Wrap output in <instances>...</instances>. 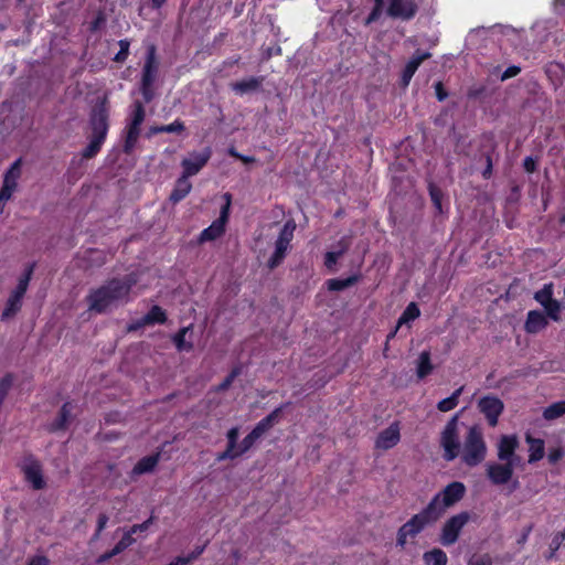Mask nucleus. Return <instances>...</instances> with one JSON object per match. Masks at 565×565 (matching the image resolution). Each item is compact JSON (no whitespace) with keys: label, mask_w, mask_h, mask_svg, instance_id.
Masks as SVG:
<instances>
[{"label":"nucleus","mask_w":565,"mask_h":565,"mask_svg":"<svg viewBox=\"0 0 565 565\" xmlns=\"http://www.w3.org/2000/svg\"><path fill=\"white\" fill-rule=\"evenodd\" d=\"M22 298V296L13 292L11 294L2 312V319H8L14 316L21 309Z\"/></svg>","instance_id":"nucleus-29"},{"label":"nucleus","mask_w":565,"mask_h":565,"mask_svg":"<svg viewBox=\"0 0 565 565\" xmlns=\"http://www.w3.org/2000/svg\"><path fill=\"white\" fill-rule=\"evenodd\" d=\"M10 386L11 379L9 376H6L0 381V407H2L3 401L8 394Z\"/></svg>","instance_id":"nucleus-47"},{"label":"nucleus","mask_w":565,"mask_h":565,"mask_svg":"<svg viewBox=\"0 0 565 565\" xmlns=\"http://www.w3.org/2000/svg\"><path fill=\"white\" fill-rule=\"evenodd\" d=\"M543 308L545 309V312L550 319H552L553 321L561 320L562 305L558 300L552 299Z\"/></svg>","instance_id":"nucleus-41"},{"label":"nucleus","mask_w":565,"mask_h":565,"mask_svg":"<svg viewBox=\"0 0 565 565\" xmlns=\"http://www.w3.org/2000/svg\"><path fill=\"white\" fill-rule=\"evenodd\" d=\"M137 282L134 275L124 278H114L99 288L92 290L87 296L88 309L103 313L127 301L131 287Z\"/></svg>","instance_id":"nucleus-1"},{"label":"nucleus","mask_w":565,"mask_h":565,"mask_svg":"<svg viewBox=\"0 0 565 565\" xmlns=\"http://www.w3.org/2000/svg\"><path fill=\"white\" fill-rule=\"evenodd\" d=\"M350 245H351V239L349 237H342L337 243L333 250H342V255H343L349 249Z\"/></svg>","instance_id":"nucleus-53"},{"label":"nucleus","mask_w":565,"mask_h":565,"mask_svg":"<svg viewBox=\"0 0 565 565\" xmlns=\"http://www.w3.org/2000/svg\"><path fill=\"white\" fill-rule=\"evenodd\" d=\"M564 541H565V529L563 531L556 533L553 536L552 542L550 544V553L546 556V558L551 559V558L555 557L556 552L558 551V548L561 547V545L563 544Z\"/></svg>","instance_id":"nucleus-42"},{"label":"nucleus","mask_w":565,"mask_h":565,"mask_svg":"<svg viewBox=\"0 0 565 565\" xmlns=\"http://www.w3.org/2000/svg\"><path fill=\"white\" fill-rule=\"evenodd\" d=\"M458 416H454L445 426L441 437L440 446L444 449V458L451 461L458 457L460 452V441L458 435Z\"/></svg>","instance_id":"nucleus-6"},{"label":"nucleus","mask_w":565,"mask_h":565,"mask_svg":"<svg viewBox=\"0 0 565 565\" xmlns=\"http://www.w3.org/2000/svg\"><path fill=\"white\" fill-rule=\"evenodd\" d=\"M158 72V63L156 60V49L150 46L147 52L146 63L142 70L141 85L152 86Z\"/></svg>","instance_id":"nucleus-18"},{"label":"nucleus","mask_w":565,"mask_h":565,"mask_svg":"<svg viewBox=\"0 0 565 565\" xmlns=\"http://www.w3.org/2000/svg\"><path fill=\"white\" fill-rule=\"evenodd\" d=\"M22 158H18L10 166V168L3 174V182L1 189L13 194L18 186V180L21 178L22 174Z\"/></svg>","instance_id":"nucleus-17"},{"label":"nucleus","mask_w":565,"mask_h":565,"mask_svg":"<svg viewBox=\"0 0 565 565\" xmlns=\"http://www.w3.org/2000/svg\"><path fill=\"white\" fill-rule=\"evenodd\" d=\"M430 195H431V200L433 202L435 203L436 207L437 209H440V198H439V192L435 189H431L430 190Z\"/></svg>","instance_id":"nucleus-63"},{"label":"nucleus","mask_w":565,"mask_h":565,"mask_svg":"<svg viewBox=\"0 0 565 565\" xmlns=\"http://www.w3.org/2000/svg\"><path fill=\"white\" fill-rule=\"evenodd\" d=\"M191 189L192 184L189 181V177L182 173L181 177L175 181L174 189L172 190L169 198L170 201L174 204L180 202L190 193Z\"/></svg>","instance_id":"nucleus-23"},{"label":"nucleus","mask_w":565,"mask_h":565,"mask_svg":"<svg viewBox=\"0 0 565 565\" xmlns=\"http://www.w3.org/2000/svg\"><path fill=\"white\" fill-rule=\"evenodd\" d=\"M399 428L396 424H392L380 433L375 446L376 448L387 450L393 448L399 441Z\"/></svg>","instance_id":"nucleus-19"},{"label":"nucleus","mask_w":565,"mask_h":565,"mask_svg":"<svg viewBox=\"0 0 565 565\" xmlns=\"http://www.w3.org/2000/svg\"><path fill=\"white\" fill-rule=\"evenodd\" d=\"M487 455V445L483 440L482 431L479 427L472 426L463 441L462 461L470 467L481 463Z\"/></svg>","instance_id":"nucleus-3"},{"label":"nucleus","mask_w":565,"mask_h":565,"mask_svg":"<svg viewBox=\"0 0 565 565\" xmlns=\"http://www.w3.org/2000/svg\"><path fill=\"white\" fill-rule=\"evenodd\" d=\"M436 521L426 508L423 509L399 527L396 539L397 546L405 548L409 540H414L427 525Z\"/></svg>","instance_id":"nucleus-4"},{"label":"nucleus","mask_w":565,"mask_h":565,"mask_svg":"<svg viewBox=\"0 0 565 565\" xmlns=\"http://www.w3.org/2000/svg\"><path fill=\"white\" fill-rule=\"evenodd\" d=\"M71 413H72V405H71V403H65L62 406V408H61L56 419L50 424L49 429L51 431H56V430L65 429L67 427L68 423H70Z\"/></svg>","instance_id":"nucleus-26"},{"label":"nucleus","mask_w":565,"mask_h":565,"mask_svg":"<svg viewBox=\"0 0 565 565\" xmlns=\"http://www.w3.org/2000/svg\"><path fill=\"white\" fill-rule=\"evenodd\" d=\"M433 371V364L430 362V354L428 351H423L418 358L417 363V376L424 379Z\"/></svg>","instance_id":"nucleus-30"},{"label":"nucleus","mask_w":565,"mask_h":565,"mask_svg":"<svg viewBox=\"0 0 565 565\" xmlns=\"http://www.w3.org/2000/svg\"><path fill=\"white\" fill-rule=\"evenodd\" d=\"M547 323V319L543 312L539 310H531L527 312L524 329L527 333H537L545 329Z\"/></svg>","instance_id":"nucleus-20"},{"label":"nucleus","mask_w":565,"mask_h":565,"mask_svg":"<svg viewBox=\"0 0 565 565\" xmlns=\"http://www.w3.org/2000/svg\"><path fill=\"white\" fill-rule=\"evenodd\" d=\"M152 523V518H149L147 521H145L143 523L141 524H135L131 526V529L128 531L129 533L135 534L139 531H146L149 525Z\"/></svg>","instance_id":"nucleus-54"},{"label":"nucleus","mask_w":565,"mask_h":565,"mask_svg":"<svg viewBox=\"0 0 565 565\" xmlns=\"http://www.w3.org/2000/svg\"><path fill=\"white\" fill-rule=\"evenodd\" d=\"M462 391H463V386L457 388L449 397L441 399L438 403L437 408L440 412H449V411L454 409L458 405V399H459V396L461 395Z\"/></svg>","instance_id":"nucleus-32"},{"label":"nucleus","mask_w":565,"mask_h":565,"mask_svg":"<svg viewBox=\"0 0 565 565\" xmlns=\"http://www.w3.org/2000/svg\"><path fill=\"white\" fill-rule=\"evenodd\" d=\"M468 565H492V558L488 554H476L469 559Z\"/></svg>","instance_id":"nucleus-44"},{"label":"nucleus","mask_w":565,"mask_h":565,"mask_svg":"<svg viewBox=\"0 0 565 565\" xmlns=\"http://www.w3.org/2000/svg\"><path fill=\"white\" fill-rule=\"evenodd\" d=\"M107 522H108V516L105 513H102L98 515L97 530L95 533V537L99 536L100 532L106 527Z\"/></svg>","instance_id":"nucleus-52"},{"label":"nucleus","mask_w":565,"mask_h":565,"mask_svg":"<svg viewBox=\"0 0 565 565\" xmlns=\"http://www.w3.org/2000/svg\"><path fill=\"white\" fill-rule=\"evenodd\" d=\"M358 278L355 276L348 277L345 279H330L328 280V287L330 290L340 291L348 287L353 286Z\"/></svg>","instance_id":"nucleus-39"},{"label":"nucleus","mask_w":565,"mask_h":565,"mask_svg":"<svg viewBox=\"0 0 565 565\" xmlns=\"http://www.w3.org/2000/svg\"><path fill=\"white\" fill-rule=\"evenodd\" d=\"M116 555H118V553H115V552H114V548H113V550H110L109 552L104 553L103 555H100V556L98 557V561H97V562H98V563H105V562L109 561L111 557H114V556H116Z\"/></svg>","instance_id":"nucleus-61"},{"label":"nucleus","mask_w":565,"mask_h":565,"mask_svg":"<svg viewBox=\"0 0 565 565\" xmlns=\"http://www.w3.org/2000/svg\"><path fill=\"white\" fill-rule=\"evenodd\" d=\"M146 117L145 107L141 102L136 100L132 105L131 118L127 126V136L124 145V151L130 153L140 135V126Z\"/></svg>","instance_id":"nucleus-7"},{"label":"nucleus","mask_w":565,"mask_h":565,"mask_svg":"<svg viewBox=\"0 0 565 565\" xmlns=\"http://www.w3.org/2000/svg\"><path fill=\"white\" fill-rule=\"evenodd\" d=\"M158 463V456H148L140 459L132 469V475L139 476L150 472Z\"/></svg>","instance_id":"nucleus-28"},{"label":"nucleus","mask_w":565,"mask_h":565,"mask_svg":"<svg viewBox=\"0 0 565 565\" xmlns=\"http://www.w3.org/2000/svg\"><path fill=\"white\" fill-rule=\"evenodd\" d=\"M233 87L235 90H238L239 93L244 94L245 92H247V82L242 81L239 83L234 84Z\"/></svg>","instance_id":"nucleus-64"},{"label":"nucleus","mask_w":565,"mask_h":565,"mask_svg":"<svg viewBox=\"0 0 565 565\" xmlns=\"http://www.w3.org/2000/svg\"><path fill=\"white\" fill-rule=\"evenodd\" d=\"M429 56V53L416 52V54L409 60V62L406 64L403 71L402 82L404 86H407L409 84L413 75L415 74L419 65Z\"/></svg>","instance_id":"nucleus-22"},{"label":"nucleus","mask_w":565,"mask_h":565,"mask_svg":"<svg viewBox=\"0 0 565 565\" xmlns=\"http://www.w3.org/2000/svg\"><path fill=\"white\" fill-rule=\"evenodd\" d=\"M534 299L544 307L546 303H548L553 298V285L546 284L543 286L542 289L537 290L534 294Z\"/></svg>","instance_id":"nucleus-38"},{"label":"nucleus","mask_w":565,"mask_h":565,"mask_svg":"<svg viewBox=\"0 0 565 565\" xmlns=\"http://www.w3.org/2000/svg\"><path fill=\"white\" fill-rule=\"evenodd\" d=\"M523 167L526 172H534L536 169V161L532 157H526L523 161Z\"/></svg>","instance_id":"nucleus-56"},{"label":"nucleus","mask_w":565,"mask_h":565,"mask_svg":"<svg viewBox=\"0 0 565 565\" xmlns=\"http://www.w3.org/2000/svg\"><path fill=\"white\" fill-rule=\"evenodd\" d=\"M184 128H185L184 124L181 120H174L170 125H162V126L150 127L148 132H147V137L151 138L152 136H154L157 134H161V132H168V134L175 132V134H180V132H182L184 130Z\"/></svg>","instance_id":"nucleus-27"},{"label":"nucleus","mask_w":565,"mask_h":565,"mask_svg":"<svg viewBox=\"0 0 565 565\" xmlns=\"http://www.w3.org/2000/svg\"><path fill=\"white\" fill-rule=\"evenodd\" d=\"M342 256V250H331L326 254L324 265L327 268L332 269L337 264L338 258Z\"/></svg>","instance_id":"nucleus-46"},{"label":"nucleus","mask_w":565,"mask_h":565,"mask_svg":"<svg viewBox=\"0 0 565 565\" xmlns=\"http://www.w3.org/2000/svg\"><path fill=\"white\" fill-rule=\"evenodd\" d=\"M239 369H234L226 377L225 380L218 385V391H225L227 390L231 384L233 383L234 379L239 374Z\"/></svg>","instance_id":"nucleus-48"},{"label":"nucleus","mask_w":565,"mask_h":565,"mask_svg":"<svg viewBox=\"0 0 565 565\" xmlns=\"http://www.w3.org/2000/svg\"><path fill=\"white\" fill-rule=\"evenodd\" d=\"M466 493V487L462 482L454 481L443 491L437 493L428 503L426 509L438 521L448 508L459 502Z\"/></svg>","instance_id":"nucleus-2"},{"label":"nucleus","mask_w":565,"mask_h":565,"mask_svg":"<svg viewBox=\"0 0 565 565\" xmlns=\"http://www.w3.org/2000/svg\"><path fill=\"white\" fill-rule=\"evenodd\" d=\"M25 480L34 490H42L46 483L42 473L41 463L32 456L26 457L21 466Z\"/></svg>","instance_id":"nucleus-12"},{"label":"nucleus","mask_w":565,"mask_h":565,"mask_svg":"<svg viewBox=\"0 0 565 565\" xmlns=\"http://www.w3.org/2000/svg\"><path fill=\"white\" fill-rule=\"evenodd\" d=\"M424 559L428 565H446L447 555L444 551L435 548L430 552L425 553Z\"/></svg>","instance_id":"nucleus-36"},{"label":"nucleus","mask_w":565,"mask_h":565,"mask_svg":"<svg viewBox=\"0 0 565 565\" xmlns=\"http://www.w3.org/2000/svg\"><path fill=\"white\" fill-rule=\"evenodd\" d=\"M520 441L515 435H502L497 444V456L500 461L520 466L521 457L516 455Z\"/></svg>","instance_id":"nucleus-10"},{"label":"nucleus","mask_w":565,"mask_h":565,"mask_svg":"<svg viewBox=\"0 0 565 565\" xmlns=\"http://www.w3.org/2000/svg\"><path fill=\"white\" fill-rule=\"evenodd\" d=\"M12 196V193L1 189L0 190V214L3 212L4 210V205L7 203V201H9Z\"/></svg>","instance_id":"nucleus-57"},{"label":"nucleus","mask_w":565,"mask_h":565,"mask_svg":"<svg viewBox=\"0 0 565 565\" xmlns=\"http://www.w3.org/2000/svg\"><path fill=\"white\" fill-rule=\"evenodd\" d=\"M116 555H118V553H115V552H114V548H113V550H110L109 552L104 553L103 555H100V556L98 557V561H97V562H98V563H105V562L109 561L111 557H114V556H116Z\"/></svg>","instance_id":"nucleus-62"},{"label":"nucleus","mask_w":565,"mask_h":565,"mask_svg":"<svg viewBox=\"0 0 565 565\" xmlns=\"http://www.w3.org/2000/svg\"><path fill=\"white\" fill-rule=\"evenodd\" d=\"M135 542L131 533L127 532L124 534L121 540L114 546V552L120 554L127 547H129Z\"/></svg>","instance_id":"nucleus-43"},{"label":"nucleus","mask_w":565,"mask_h":565,"mask_svg":"<svg viewBox=\"0 0 565 565\" xmlns=\"http://www.w3.org/2000/svg\"><path fill=\"white\" fill-rule=\"evenodd\" d=\"M296 224L292 220L287 221L279 232V235L274 244V250L270 257L266 260L265 266L269 270L278 267L285 259L288 250L290 249V243L294 238V232Z\"/></svg>","instance_id":"nucleus-5"},{"label":"nucleus","mask_w":565,"mask_h":565,"mask_svg":"<svg viewBox=\"0 0 565 565\" xmlns=\"http://www.w3.org/2000/svg\"><path fill=\"white\" fill-rule=\"evenodd\" d=\"M166 312L159 306H153L149 312L143 317L145 324L163 323L166 321Z\"/></svg>","instance_id":"nucleus-33"},{"label":"nucleus","mask_w":565,"mask_h":565,"mask_svg":"<svg viewBox=\"0 0 565 565\" xmlns=\"http://www.w3.org/2000/svg\"><path fill=\"white\" fill-rule=\"evenodd\" d=\"M418 10L414 0H390L386 13L393 19L408 21L413 19Z\"/></svg>","instance_id":"nucleus-14"},{"label":"nucleus","mask_w":565,"mask_h":565,"mask_svg":"<svg viewBox=\"0 0 565 565\" xmlns=\"http://www.w3.org/2000/svg\"><path fill=\"white\" fill-rule=\"evenodd\" d=\"M34 267H35V264H30L28 266L23 276L19 279L18 286L13 290V294H17L22 297L24 296V294L28 289L29 282L31 280Z\"/></svg>","instance_id":"nucleus-35"},{"label":"nucleus","mask_w":565,"mask_h":565,"mask_svg":"<svg viewBox=\"0 0 565 565\" xmlns=\"http://www.w3.org/2000/svg\"><path fill=\"white\" fill-rule=\"evenodd\" d=\"M470 515L468 512H460L448 519L441 527L440 543L444 546L455 544L461 530L468 523Z\"/></svg>","instance_id":"nucleus-9"},{"label":"nucleus","mask_w":565,"mask_h":565,"mask_svg":"<svg viewBox=\"0 0 565 565\" xmlns=\"http://www.w3.org/2000/svg\"><path fill=\"white\" fill-rule=\"evenodd\" d=\"M223 199L225 203L221 207L220 216L207 228L202 231L199 238L201 243L212 242L222 236L225 232V224L228 220L232 196L230 193H224Z\"/></svg>","instance_id":"nucleus-8"},{"label":"nucleus","mask_w":565,"mask_h":565,"mask_svg":"<svg viewBox=\"0 0 565 565\" xmlns=\"http://www.w3.org/2000/svg\"><path fill=\"white\" fill-rule=\"evenodd\" d=\"M420 315V310L415 302H411L401 315L397 321V328L403 326L404 323H408L409 321L415 320Z\"/></svg>","instance_id":"nucleus-34"},{"label":"nucleus","mask_w":565,"mask_h":565,"mask_svg":"<svg viewBox=\"0 0 565 565\" xmlns=\"http://www.w3.org/2000/svg\"><path fill=\"white\" fill-rule=\"evenodd\" d=\"M516 467V465L511 462H488L487 477L495 486L505 484L511 480Z\"/></svg>","instance_id":"nucleus-13"},{"label":"nucleus","mask_w":565,"mask_h":565,"mask_svg":"<svg viewBox=\"0 0 565 565\" xmlns=\"http://www.w3.org/2000/svg\"><path fill=\"white\" fill-rule=\"evenodd\" d=\"M129 45L130 43L127 40L119 41L120 50L114 58L116 62H124L127 58L129 53Z\"/></svg>","instance_id":"nucleus-45"},{"label":"nucleus","mask_w":565,"mask_h":565,"mask_svg":"<svg viewBox=\"0 0 565 565\" xmlns=\"http://www.w3.org/2000/svg\"><path fill=\"white\" fill-rule=\"evenodd\" d=\"M141 94L146 103L151 102L153 98V92L151 86L141 85Z\"/></svg>","instance_id":"nucleus-58"},{"label":"nucleus","mask_w":565,"mask_h":565,"mask_svg":"<svg viewBox=\"0 0 565 565\" xmlns=\"http://www.w3.org/2000/svg\"><path fill=\"white\" fill-rule=\"evenodd\" d=\"M563 456H564V451H563L562 447H555V448L550 449L547 458L551 463H556L558 460L562 459Z\"/></svg>","instance_id":"nucleus-50"},{"label":"nucleus","mask_w":565,"mask_h":565,"mask_svg":"<svg viewBox=\"0 0 565 565\" xmlns=\"http://www.w3.org/2000/svg\"><path fill=\"white\" fill-rule=\"evenodd\" d=\"M565 414V399L553 403L543 412V417L546 420H554Z\"/></svg>","instance_id":"nucleus-31"},{"label":"nucleus","mask_w":565,"mask_h":565,"mask_svg":"<svg viewBox=\"0 0 565 565\" xmlns=\"http://www.w3.org/2000/svg\"><path fill=\"white\" fill-rule=\"evenodd\" d=\"M521 72V67L516 65L509 66L501 75V81L504 82L509 78H512L516 75H519Z\"/></svg>","instance_id":"nucleus-51"},{"label":"nucleus","mask_w":565,"mask_h":565,"mask_svg":"<svg viewBox=\"0 0 565 565\" xmlns=\"http://www.w3.org/2000/svg\"><path fill=\"white\" fill-rule=\"evenodd\" d=\"M90 137L104 139L108 131V110L104 102L96 105L89 118Z\"/></svg>","instance_id":"nucleus-11"},{"label":"nucleus","mask_w":565,"mask_h":565,"mask_svg":"<svg viewBox=\"0 0 565 565\" xmlns=\"http://www.w3.org/2000/svg\"><path fill=\"white\" fill-rule=\"evenodd\" d=\"M479 411L486 416L491 427L497 426L498 418L503 412L504 405L501 399L495 396H484L478 403Z\"/></svg>","instance_id":"nucleus-15"},{"label":"nucleus","mask_w":565,"mask_h":565,"mask_svg":"<svg viewBox=\"0 0 565 565\" xmlns=\"http://www.w3.org/2000/svg\"><path fill=\"white\" fill-rule=\"evenodd\" d=\"M278 418V409L263 418L257 426L249 433V444L260 438L269 428L274 426Z\"/></svg>","instance_id":"nucleus-24"},{"label":"nucleus","mask_w":565,"mask_h":565,"mask_svg":"<svg viewBox=\"0 0 565 565\" xmlns=\"http://www.w3.org/2000/svg\"><path fill=\"white\" fill-rule=\"evenodd\" d=\"M211 152L209 149L202 152H192L181 162L183 174L186 177L195 175L207 163Z\"/></svg>","instance_id":"nucleus-16"},{"label":"nucleus","mask_w":565,"mask_h":565,"mask_svg":"<svg viewBox=\"0 0 565 565\" xmlns=\"http://www.w3.org/2000/svg\"><path fill=\"white\" fill-rule=\"evenodd\" d=\"M435 90H436V96H437L438 100L441 102V100L446 99L447 93L444 90L443 84L440 82H437L435 84Z\"/></svg>","instance_id":"nucleus-59"},{"label":"nucleus","mask_w":565,"mask_h":565,"mask_svg":"<svg viewBox=\"0 0 565 565\" xmlns=\"http://www.w3.org/2000/svg\"><path fill=\"white\" fill-rule=\"evenodd\" d=\"M237 437H238V429L237 428L230 429V431L227 433V439H228L227 448L225 451H223L222 454H220L217 456L218 460L234 459L241 454V451L236 449Z\"/></svg>","instance_id":"nucleus-25"},{"label":"nucleus","mask_w":565,"mask_h":565,"mask_svg":"<svg viewBox=\"0 0 565 565\" xmlns=\"http://www.w3.org/2000/svg\"><path fill=\"white\" fill-rule=\"evenodd\" d=\"M104 143V139L90 137L89 136V143L87 147L83 150V158L90 159L95 157L98 151L100 150L102 145Z\"/></svg>","instance_id":"nucleus-37"},{"label":"nucleus","mask_w":565,"mask_h":565,"mask_svg":"<svg viewBox=\"0 0 565 565\" xmlns=\"http://www.w3.org/2000/svg\"><path fill=\"white\" fill-rule=\"evenodd\" d=\"M383 7L374 6L367 18L365 19V25H370L371 23L377 21L382 14Z\"/></svg>","instance_id":"nucleus-49"},{"label":"nucleus","mask_w":565,"mask_h":565,"mask_svg":"<svg viewBox=\"0 0 565 565\" xmlns=\"http://www.w3.org/2000/svg\"><path fill=\"white\" fill-rule=\"evenodd\" d=\"M529 445V463L541 460L545 455V444L541 438H534L531 434L525 435Z\"/></svg>","instance_id":"nucleus-21"},{"label":"nucleus","mask_w":565,"mask_h":565,"mask_svg":"<svg viewBox=\"0 0 565 565\" xmlns=\"http://www.w3.org/2000/svg\"><path fill=\"white\" fill-rule=\"evenodd\" d=\"M196 558V555H189L186 557H177L173 562H171L169 565H188L192 561Z\"/></svg>","instance_id":"nucleus-55"},{"label":"nucleus","mask_w":565,"mask_h":565,"mask_svg":"<svg viewBox=\"0 0 565 565\" xmlns=\"http://www.w3.org/2000/svg\"><path fill=\"white\" fill-rule=\"evenodd\" d=\"M189 330V327L182 328L173 338V342L179 351H190L193 348L192 343L185 341Z\"/></svg>","instance_id":"nucleus-40"},{"label":"nucleus","mask_w":565,"mask_h":565,"mask_svg":"<svg viewBox=\"0 0 565 565\" xmlns=\"http://www.w3.org/2000/svg\"><path fill=\"white\" fill-rule=\"evenodd\" d=\"M50 561L45 556L33 557L28 565H49Z\"/></svg>","instance_id":"nucleus-60"}]
</instances>
